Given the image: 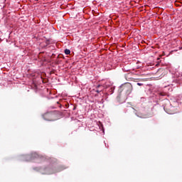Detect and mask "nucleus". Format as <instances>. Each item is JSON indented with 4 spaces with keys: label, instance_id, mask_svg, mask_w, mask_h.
Masks as SVG:
<instances>
[{
    "label": "nucleus",
    "instance_id": "obj_1",
    "mask_svg": "<svg viewBox=\"0 0 182 182\" xmlns=\"http://www.w3.org/2000/svg\"><path fill=\"white\" fill-rule=\"evenodd\" d=\"M177 106H178V102L177 101H171L169 105H165L164 109L168 114H174V113L177 112H176V107H177Z\"/></svg>",
    "mask_w": 182,
    "mask_h": 182
},
{
    "label": "nucleus",
    "instance_id": "obj_2",
    "mask_svg": "<svg viewBox=\"0 0 182 182\" xmlns=\"http://www.w3.org/2000/svg\"><path fill=\"white\" fill-rule=\"evenodd\" d=\"M158 95L159 96H167L168 92H164V91H160L158 92Z\"/></svg>",
    "mask_w": 182,
    "mask_h": 182
},
{
    "label": "nucleus",
    "instance_id": "obj_3",
    "mask_svg": "<svg viewBox=\"0 0 182 182\" xmlns=\"http://www.w3.org/2000/svg\"><path fill=\"white\" fill-rule=\"evenodd\" d=\"M65 55H70V50L65 49Z\"/></svg>",
    "mask_w": 182,
    "mask_h": 182
},
{
    "label": "nucleus",
    "instance_id": "obj_4",
    "mask_svg": "<svg viewBox=\"0 0 182 182\" xmlns=\"http://www.w3.org/2000/svg\"><path fill=\"white\" fill-rule=\"evenodd\" d=\"M31 157H35L36 159H37V157H39V155H38V154L36 153H33L32 154Z\"/></svg>",
    "mask_w": 182,
    "mask_h": 182
},
{
    "label": "nucleus",
    "instance_id": "obj_5",
    "mask_svg": "<svg viewBox=\"0 0 182 182\" xmlns=\"http://www.w3.org/2000/svg\"><path fill=\"white\" fill-rule=\"evenodd\" d=\"M46 172L45 173V174H52V173L49 172V170H50V169L46 168Z\"/></svg>",
    "mask_w": 182,
    "mask_h": 182
},
{
    "label": "nucleus",
    "instance_id": "obj_6",
    "mask_svg": "<svg viewBox=\"0 0 182 182\" xmlns=\"http://www.w3.org/2000/svg\"><path fill=\"white\" fill-rule=\"evenodd\" d=\"M137 85H138V86H143V83L138 82V83H137Z\"/></svg>",
    "mask_w": 182,
    "mask_h": 182
},
{
    "label": "nucleus",
    "instance_id": "obj_7",
    "mask_svg": "<svg viewBox=\"0 0 182 182\" xmlns=\"http://www.w3.org/2000/svg\"><path fill=\"white\" fill-rule=\"evenodd\" d=\"M114 90V89H113L112 87H111V94L113 93V91Z\"/></svg>",
    "mask_w": 182,
    "mask_h": 182
},
{
    "label": "nucleus",
    "instance_id": "obj_8",
    "mask_svg": "<svg viewBox=\"0 0 182 182\" xmlns=\"http://www.w3.org/2000/svg\"><path fill=\"white\" fill-rule=\"evenodd\" d=\"M34 1H39V0H34Z\"/></svg>",
    "mask_w": 182,
    "mask_h": 182
},
{
    "label": "nucleus",
    "instance_id": "obj_9",
    "mask_svg": "<svg viewBox=\"0 0 182 182\" xmlns=\"http://www.w3.org/2000/svg\"><path fill=\"white\" fill-rule=\"evenodd\" d=\"M97 93H99V90H97Z\"/></svg>",
    "mask_w": 182,
    "mask_h": 182
}]
</instances>
